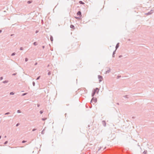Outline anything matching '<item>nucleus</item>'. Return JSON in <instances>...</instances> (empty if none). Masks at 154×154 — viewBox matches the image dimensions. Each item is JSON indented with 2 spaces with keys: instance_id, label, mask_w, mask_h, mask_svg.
<instances>
[{
  "instance_id": "f257e3e1",
  "label": "nucleus",
  "mask_w": 154,
  "mask_h": 154,
  "mask_svg": "<svg viewBox=\"0 0 154 154\" xmlns=\"http://www.w3.org/2000/svg\"><path fill=\"white\" fill-rule=\"evenodd\" d=\"M99 89L97 88H96L95 89H94L92 91V94H91V96L92 97H93L94 95L96 93L98 94L99 91Z\"/></svg>"
},
{
  "instance_id": "f03ea898",
  "label": "nucleus",
  "mask_w": 154,
  "mask_h": 154,
  "mask_svg": "<svg viewBox=\"0 0 154 154\" xmlns=\"http://www.w3.org/2000/svg\"><path fill=\"white\" fill-rule=\"evenodd\" d=\"M97 99L96 97H93L91 100V102L92 103L93 102H94L95 103H96L97 102Z\"/></svg>"
},
{
  "instance_id": "7ed1b4c3",
  "label": "nucleus",
  "mask_w": 154,
  "mask_h": 154,
  "mask_svg": "<svg viewBox=\"0 0 154 154\" xmlns=\"http://www.w3.org/2000/svg\"><path fill=\"white\" fill-rule=\"evenodd\" d=\"M153 12V10H151L150 11L145 14L146 15H149L152 14Z\"/></svg>"
},
{
  "instance_id": "20e7f679",
  "label": "nucleus",
  "mask_w": 154,
  "mask_h": 154,
  "mask_svg": "<svg viewBox=\"0 0 154 154\" xmlns=\"http://www.w3.org/2000/svg\"><path fill=\"white\" fill-rule=\"evenodd\" d=\"M98 78L99 79V82H101L102 81L103 79V77L100 75H98Z\"/></svg>"
},
{
  "instance_id": "39448f33",
  "label": "nucleus",
  "mask_w": 154,
  "mask_h": 154,
  "mask_svg": "<svg viewBox=\"0 0 154 154\" xmlns=\"http://www.w3.org/2000/svg\"><path fill=\"white\" fill-rule=\"evenodd\" d=\"M77 15L79 16L80 17H81L82 16L81 12L80 11H79L77 13Z\"/></svg>"
},
{
  "instance_id": "423d86ee",
  "label": "nucleus",
  "mask_w": 154,
  "mask_h": 154,
  "mask_svg": "<svg viewBox=\"0 0 154 154\" xmlns=\"http://www.w3.org/2000/svg\"><path fill=\"white\" fill-rule=\"evenodd\" d=\"M106 68H108L109 69H108L107 71H106L105 73L107 74L109 73L111 71L109 67H106Z\"/></svg>"
},
{
  "instance_id": "0eeeda50",
  "label": "nucleus",
  "mask_w": 154,
  "mask_h": 154,
  "mask_svg": "<svg viewBox=\"0 0 154 154\" xmlns=\"http://www.w3.org/2000/svg\"><path fill=\"white\" fill-rule=\"evenodd\" d=\"M102 123L103 126H106V123L105 121L103 120L102 121Z\"/></svg>"
},
{
  "instance_id": "6e6552de",
  "label": "nucleus",
  "mask_w": 154,
  "mask_h": 154,
  "mask_svg": "<svg viewBox=\"0 0 154 154\" xmlns=\"http://www.w3.org/2000/svg\"><path fill=\"white\" fill-rule=\"evenodd\" d=\"M119 47V43H118L116 46V50Z\"/></svg>"
},
{
  "instance_id": "1a4fd4ad",
  "label": "nucleus",
  "mask_w": 154,
  "mask_h": 154,
  "mask_svg": "<svg viewBox=\"0 0 154 154\" xmlns=\"http://www.w3.org/2000/svg\"><path fill=\"white\" fill-rule=\"evenodd\" d=\"M116 50H115V51H114L113 52L112 56L113 57H115V54H116Z\"/></svg>"
},
{
  "instance_id": "9d476101",
  "label": "nucleus",
  "mask_w": 154,
  "mask_h": 154,
  "mask_svg": "<svg viewBox=\"0 0 154 154\" xmlns=\"http://www.w3.org/2000/svg\"><path fill=\"white\" fill-rule=\"evenodd\" d=\"M70 27L71 28V29H75V28L74 26L73 25H72V24H71L70 26Z\"/></svg>"
},
{
  "instance_id": "9b49d317",
  "label": "nucleus",
  "mask_w": 154,
  "mask_h": 154,
  "mask_svg": "<svg viewBox=\"0 0 154 154\" xmlns=\"http://www.w3.org/2000/svg\"><path fill=\"white\" fill-rule=\"evenodd\" d=\"M50 40L51 42H52L53 40V37L51 35L50 37Z\"/></svg>"
},
{
  "instance_id": "f8f14e48",
  "label": "nucleus",
  "mask_w": 154,
  "mask_h": 154,
  "mask_svg": "<svg viewBox=\"0 0 154 154\" xmlns=\"http://www.w3.org/2000/svg\"><path fill=\"white\" fill-rule=\"evenodd\" d=\"M8 82V81L7 80H5V81H3L2 82V83H3L5 84V83Z\"/></svg>"
},
{
  "instance_id": "ddd939ff",
  "label": "nucleus",
  "mask_w": 154,
  "mask_h": 154,
  "mask_svg": "<svg viewBox=\"0 0 154 154\" xmlns=\"http://www.w3.org/2000/svg\"><path fill=\"white\" fill-rule=\"evenodd\" d=\"M79 3L80 4H82V5H84L85 4V3L82 1H80L79 2Z\"/></svg>"
},
{
  "instance_id": "4468645a",
  "label": "nucleus",
  "mask_w": 154,
  "mask_h": 154,
  "mask_svg": "<svg viewBox=\"0 0 154 154\" xmlns=\"http://www.w3.org/2000/svg\"><path fill=\"white\" fill-rule=\"evenodd\" d=\"M33 44L34 45L36 46L37 45V43L36 42H35L33 43Z\"/></svg>"
},
{
  "instance_id": "2eb2a0df",
  "label": "nucleus",
  "mask_w": 154,
  "mask_h": 154,
  "mask_svg": "<svg viewBox=\"0 0 154 154\" xmlns=\"http://www.w3.org/2000/svg\"><path fill=\"white\" fill-rule=\"evenodd\" d=\"M128 95H125V96H123V97H124V98H128Z\"/></svg>"
},
{
  "instance_id": "dca6fc26",
  "label": "nucleus",
  "mask_w": 154,
  "mask_h": 154,
  "mask_svg": "<svg viewBox=\"0 0 154 154\" xmlns=\"http://www.w3.org/2000/svg\"><path fill=\"white\" fill-rule=\"evenodd\" d=\"M14 93L13 92H11L10 93V95H14Z\"/></svg>"
},
{
  "instance_id": "f3484780",
  "label": "nucleus",
  "mask_w": 154,
  "mask_h": 154,
  "mask_svg": "<svg viewBox=\"0 0 154 154\" xmlns=\"http://www.w3.org/2000/svg\"><path fill=\"white\" fill-rule=\"evenodd\" d=\"M147 152V151L146 150H145L143 152V154H146V153Z\"/></svg>"
},
{
  "instance_id": "a211bd4d",
  "label": "nucleus",
  "mask_w": 154,
  "mask_h": 154,
  "mask_svg": "<svg viewBox=\"0 0 154 154\" xmlns=\"http://www.w3.org/2000/svg\"><path fill=\"white\" fill-rule=\"evenodd\" d=\"M32 2V1H28L27 2V3L29 4L31 3Z\"/></svg>"
},
{
  "instance_id": "6ab92c4d",
  "label": "nucleus",
  "mask_w": 154,
  "mask_h": 154,
  "mask_svg": "<svg viewBox=\"0 0 154 154\" xmlns=\"http://www.w3.org/2000/svg\"><path fill=\"white\" fill-rule=\"evenodd\" d=\"M27 94V93H23V94H22V95H21V96H25V95H26V94Z\"/></svg>"
},
{
  "instance_id": "aec40b11",
  "label": "nucleus",
  "mask_w": 154,
  "mask_h": 154,
  "mask_svg": "<svg viewBox=\"0 0 154 154\" xmlns=\"http://www.w3.org/2000/svg\"><path fill=\"white\" fill-rule=\"evenodd\" d=\"M16 54V53L15 52H14V53H13L11 54V56H14Z\"/></svg>"
},
{
  "instance_id": "412c9836",
  "label": "nucleus",
  "mask_w": 154,
  "mask_h": 154,
  "mask_svg": "<svg viewBox=\"0 0 154 154\" xmlns=\"http://www.w3.org/2000/svg\"><path fill=\"white\" fill-rule=\"evenodd\" d=\"M75 19H80L81 18V17H75Z\"/></svg>"
},
{
  "instance_id": "4be33fe9",
  "label": "nucleus",
  "mask_w": 154,
  "mask_h": 154,
  "mask_svg": "<svg viewBox=\"0 0 154 154\" xmlns=\"http://www.w3.org/2000/svg\"><path fill=\"white\" fill-rule=\"evenodd\" d=\"M10 114V112H6L5 113V115H8Z\"/></svg>"
},
{
  "instance_id": "5701e85b",
  "label": "nucleus",
  "mask_w": 154,
  "mask_h": 154,
  "mask_svg": "<svg viewBox=\"0 0 154 154\" xmlns=\"http://www.w3.org/2000/svg\"><path fill=\"white\" fill-rule=\"evenodd\" d=\"M46 119H47V118H42V121H45V120Z\"/></svg>"
},
{
  "instance_id": "b1692460",
  "label": "nucleus",
  "mask_w": 154,
  "mask_h": 154,
  "mask_svg": "<svg viewBox=\"0 0 154 154\" xmlns=\"http://www.w3.org/2000/svg\"><path fill=\"white\" fill-rule=\"evenodd\" d=\"M17 112L18 113H20L21 112V111L20 110H17Z\"/></svg>"
},
{
  "instance_id": "393cba45",
  "label": "nucleus",
  "mask_w": 154,
  "mask_h": 154,
  "mask_svg": "<svg viewBox=\"0 0 154 154\" xmlns=\"http://www.w3.org/2000/svg\"><path fill=\"white\" fill-rule=\"evenodd\" d=\"M40 78V76H38L37 77V78L36 79V80H38Z\"/></svg>"
},
{
  "instance_id": "a878e982",
  "label": "nucleus",
  "mask_w": 154,
  "mask_h": 154,
  "mask_svg": "<svg viewBox=\"0 0 154 154\" xmlns=\"http://www.w3.org/2000/svg\"><path fill=\"white\" fill-rule=\"evenodd\" d=\"M28 59L27 58H26L25 59V61L27 62L28 61Z\"/></svg>"
},
{
  "instance_id": "bb28decb",
  "label": "nucleus",
  "mask_w": 154,
  "mask_h": 154,
  "mask_svg": "<svg viewBox=\"0 0 154 154\" xmlns=\"http://www.w3.org/2000/svg\"><path fill=\"white\" fill-rule=\"evenodd\" d=\"M51 71H49L48 73V75H50L51 74Z\"/></svg>"
},
{
  "instance_id": "cd10ccee",
  "label": "nucleus",
  "mask_w": 154,
  "mask_h": 154,
  "mask_svg": "<svg viewBox=\"0 0 154 154\" xmlns=\"http://www.w3.org/2000/svg\"><path fill=\"white\" fill-rule=\"evenodd\" d=\"M45 130V129H44L41 132V134H44V131Z\"/></svg>"
},
{
  "instance_id": "c85d7f7f",
  "label": "nucleus",
  "mask_w": 154,
  "mask_h": 154,
  "mask_svg": "<svg viewBox=\"0 0 154 154\" xmlns=\"http://www.w3.org/2000/svg\"><path fill=\"white\" fill-rule=\"evenodd\" d=\"M32 85H33L34 86H35V83L34 82H32Z\"/></svg>"
},
{
  "instance_id": "c756f323",
  "label": "nucleus",
  "mask_w": 154,
  "mask_h": 154,
  "mask_svg": "<svg viewBox=\"0 0 154 154\" xmlns=\"http://www.w3.org/2000/svg\"><path fill=\"white\" fill-rule=\"evenodd\" d=\"M43 112V110H40V114H42Z\"/></svg>"
},
{
  "instance_id": "7c9ffc66",
  "label": "nucleus",
  "mask_w": 154,
  "mask_h": 154,
  "mask_svg": "<svg viewBox=\"0 0 154 154\" xmlns=\"http://www.w3.org/2000/svg\"><path fill=\"white\" fill-rule=\"evenodd\" d=\"M121 77V75H118L117 77V79H119V78H120V77Z\"/></svg>"
},
{
  "instance_id": "2f4dec72",
  "label": "nucleus",
  "mask_w": 154,
  "mask_h": 154,
  "mask_svg": "<svg viewBox=\"0 0 154 154\" xmlns=\"http://www.w3.org/2000/svg\"><path fill=\"white\" fill-rule=\"evenodd\" d=\"M20 50L21 51L23 50V47H21L20 48Z\"/></svg>"
},
{
  "instance_id": "473e14b6",
  "label": "nucleus",
  "mask_w": 154,
  "mask_h": 154,
  "mask_svg": "<svg viewBox=\"0 0 154 154\" xmlns=\"http://www.w3.org/2000/svg\"><path fill=\"white\" fill-rule=\"evenodd\" d=\"M26 141L25 140H23V141H22V143H26Z\"/></svg>"
},
{
  "instance_id": "72a5a7b5",
  "label": "nucleus",
  "mask_w": 154,
  "mask_h": 154,
  "mask_svg": "<svg viewBox=\"0 0 154 154\" xmlns=\"http://www.w3.org/2000/svg\"><path fill=\"white\" fill-rule=\"evenodd\" d=\"M8 141H5L4 143V144H7L8 143Z\"/></svg>"
},
{
  "instance_id": "f704fd0d",
  "label": "nucleus",
  "mask_w": 154,
  "mask_h": 154,
  "mask_svg": "<svg viewBox=\"0 0 154 154\" xmlns=\"http://www.w3.org/2000/svg\"><path fill=\"white\" fill-rule=\"evenodd\" d=\"M37 130V129L36 128H33L32 130V131H35L36 130Z\"/></svg>"
},
{
  "instance_id": "c9c22d12",
  "label": "nucleus",
  "mask_w": 154,
  "mask_h": 154,
  "mask_svg": "<svg viewBox=\"0 0 154 154\" xmlns=\"http://www.w3.org/2000/svg\"><path fill=\"white\" fill-rule=\"evenodd\" d=\"M19 125H20V123H17L16 125V127H17V126H18Z\"/></svg>"
},
{
  "instance_id": "e433bc0d",
  "label": "nucleus",
  "mask_w": 154,
  "mask_h": 154,
  "mask_svg": "<svg viewBox=\"0 0 154 154\" xmlns=\"http://www.w3.org/2000/svg\"><path fill=\"white\" fill-rule=\"evenodd\" d=\"M17 74V73H13L12 74V75H13V76H14V75H16Z\"/></svg>"
},
{
  "instance_id": "4c0bfd02",
  "label": "nucleus",
  "mask_w": 154,
  "mask_h": 154,
  "mask_svg": "<svg viewBox=\"0 0 154 154\" xmlns=\"http://www.w3.org/2000/svg\"><path fill=\"white\" fill-rule=\"evenodd\" d=\"M3 79V77L2 76V77H0V80H2Z\"/></svg>"
},
{
  "instance_id": "58836bf2",
  "label": "nucleus",
  "mask_w": 154,
  "mask_h": 154,
  "mask_svg": "<svg viewBox=\"0 0 154 154\" xmlns=\"http://www.w3.org/2000/svg\"><path fill=\"white\" fill-rule=\"evenodd\" d=\"M39 31L38 30H37L35 31V33H37Z\"/></svg>"
},
{
  "instance_id": "ea45409f",
  "label": "nucleus",
  "mask_w": 154,
  "mask_h": 154,
  "mask_svg": "<svg viewBox=\"0 0 154 154\" xmlns=\"http://www.w3.org/2000/svg\"><path fill=\"white\" fill-rule=\"evenodd\" d=\"M38 64V63L37 62H36L35 63V64H34V65H36L37 64Z\"/></svg>"
},
{
  "instance_id": "a19ab883",
  "label": "nucleus",
  "mask_w": 154,
  "mask_h": 154,
  "mask_svg": "<svg viewBox=\"0 0 154 154\" xmlns=\"http://www.w3.org/2000/svg\"><path fill=\"white\" fill-rule=\"evenodd\" d=\"M14 34H11V36H14Z\"/></svg>"
},
{
  "instance_id": "79ce46f5",
  "label": "nucleus",
  "mask_w": 154,
  "mask_h": 154,
  "mask_svg": "<svg viewBox=\"0 0 154 154\" xmlns=\"http://www.w3.org/2000/svg\"><path fill=\"white\" fill-rule=\"evenodd\" d=\"M40 106V105L39 104H37V106L38 107H39Z\"/></svg>"
},
{
  "instance_id": "37998d69",
  "label": "nucleus",
  "mask_w": 154,
  "mask_h": 154,
  "mask_svg": "<svg viewBox=\"0 0 154 154\" xmlns=\"http://www.w3.org/2000/svg\"><path fill=\"white\" fill-rule=\"evenodd\" d=\"M122 57V55H120V56H119V58H121V57Z\"/></svg>"
},
{
  "instance_id": "c03bdc74",
  "label": "nucleus",
  "mask_w": 154,
  "mask_h": 154,
  "mask_svg": "<svg viewBox=\"0 0 154 154\" xmlns=\"http://www.w3.org/2000/svg\"><path fill=\"white\" fill-rule=\"evenodd\" d=\"M101 148V147L100 148L98 149V151H99V150H100V149Z\"/></svg>"
},
{
  "instance_id": "a18cd8bd",
  "label": "nucleus",
  "mask_w": 154,
  "mask_h": 154,
  "mask_svg": "<svg viewBox=\"0 0 154 154\" xmlns=\"http://www.w3.org/2000/svg\"><path fill=\"white\" fill-rule=\"evenodd\" d=\"M42 48H45V46H42Z\"/></svg>"
},
{
  "instance_id": "49530a36",
  "label": "nucleus",
  "mask_w": 154,
  "mask_h": 154,
  "mask_svg": "<svg viewBox=\"0 0 154 154\" xmlns=\"http://www.w3.org/2000/svg\"><path fill=\"white\" fill-rule=\"evenodd\" d=\"M2 32V30H0V33H1Z\"/></svg>"
},
{
  "instance_id": "de8ad7c7",
  "label": "nucleus",
  "mask_w": 154,
  "mask_h": 154,
  "mask_svg": "<svg viewBox=\"0 0 154 154\" xmlns=\"http://www.w3.org/2000/svg\"><path fill=\"white\" fill-rule=\"evenodd\" d=\"M116 104H117V105H119V103H116Z\"/></svg>"
},
{
  "instance_id": "09e8293b",
  "label": "nucleus",
  "mask_w": 154,
  "mask_h": 154,
  "mask_svg": "<svg viewBox=\"0 0 154 154\" xmlns=\"http://www.w3.org/2000/svg\"><path fill=\"white\" fill-rule=\"evenodd\" d=\"M132 119H134V118H135V117H134V116H133V117H132Z\"/></svg>"
},
{
  "instance_id": "8fccbe9b",
  "label": "nucleus",
  "mask_w": 154,
  "mask_h": 154,
  "mask_svg": "<svg viewBox=\"0 0 154 154\" xmlns=\"http://www.w3.org/2000/svg\"><path fill=\"white\" fill-rule=\"evenodd\" d=\"M66 113H65V117H66Z\"/></svg>"
},
{
  "instance_id": "3c124183",
  "label": "nucleus",
  "mask_w": 154,
  "mask_h": 154,
  "mask_svg": "<svg viewBox=\"0 0 154 154\" xmlns=\"http://www.w3.org/2000/svg\"><path fill=\"white\" fill-rule=\"evenodd\" d=\"M6 136H5V137H4L5 138H6Z\"/></svg>"
},
{
  "instance_id": "603ef678",
  "label": "nucleus",
  "mask_w": 154,
  "mask_h": 154,
  "mask_svg": "<svg viewBox=\"0 0 154 154\" xmlns=\"http://www.w3.org/2000/svg\"><path fill=\"white\" fill-rule=\"evenodd\" d=\"M1 137H2L1 136H0V139L1 138Z\"/></svg>"
}]
</instances>
